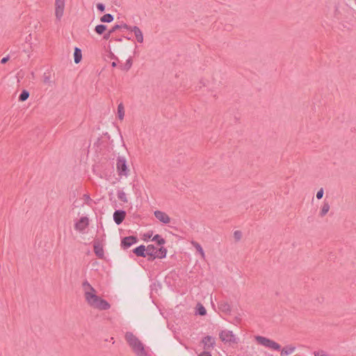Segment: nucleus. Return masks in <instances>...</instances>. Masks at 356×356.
I'll list each match as a JSON object with an SVG mask.
<instances>
[{"label":"nucleus","instance_id":"b1692460","mask_svg":"<svg viewBox=\"0 0 356 356\" xmlns=\"http://www.w3.org/2000/svg\"><path fill=\"white\" fill-rule=\"evenodd\" d=\"M29 97V92L26 90H23L19 97V100L21 102L26 101Z\"/></svg>","mask_w":356,"mask_h":356},{"label":"nucleus","instance_id":"c756f323","mask_svg":"<svg viewBox=\"0 0 356 356\" xmlns=\"http://www.w3.org/2000/svg\"><path fill=\"white\" fill-rule=\"evenodd\" d=\"M97 8L100 10L101 12H104L105 10V6L102 3H97Z\"/></svg>","mask_w":356,"mask_h":356},{"label":"nucleus","instance_id":"c85d7f7f","mask_svg":"<svg viewBox=\"0 0 356 356\" xmlns=\"http://www.w3.org/2000/svg\"><path fill=\"white\" fill-rule=\"evenodd\" d=\"M314 356H328L324 350H318L314 352Z\"/></svg>","mask_w":356,"mask_h":356},{"label":"nucleus","instance_id":"aec40b11","mask_svg":"<svg viewBox=\"0 0 356 356\" xmlns=\"http://www.w3.org/2000/svg\"><path fill=\"white\" fill-rule=\"evenodd\" d=\"M124 106L122 105V104H120L118 106V118H119V120H120L121 121L123 120L124 119Z\"/></svg>","mask_w":356,"mask_h":356},{"label":"nucleus","instance_id":"72a5a7b5","mask_svg":"<svg viewBox=\"0 0 356 356\" xmlns=\"http://www.w3.org/2000/svg\"><path fill=\"white\" fill-rule=\"evenodd\" d=\"M111 65H112L113 67H116V65H116V63L113 62V63H112V64H111Z\"/></svg>","mask_w":356,"mask_h":356},{"label":"nucleus","instance_id":"2f4dec72","mask_svg":"<svg viewBox=\"0 0 356 356\" xmlns=\"http://www.w3.org/2000/svg\"><path fill=\"white\" fill-rule=\"evenodd\" d=\"M6 61H7V58H2V60H1L2 63H5Z\"/></svg>","mask_w":356,"mask_h":356},{"label":"nucleus","instance_id":"393cba45","mask_svg":"<svg viewBox=\"0 0 356 356\" xmlns=\"http://www.w3.org/2000/svg\"><path fill=\"white\" fill-rule=\"evenodd\" d=\"M106 26L105 25H102V24L97 25L95 27V31L99 35L102 34L106 31Z\"/></svg>","mask_w":356,"mask_h":356},{"label":"nucleus","instance_id":"f8f14e48","mask_svg":"<svg viewBox=\"0 0 356 356\" xmlns=\"http://www.w3.org/2000/svg\"><path fill=\"white\" fill-rule=\"evenodd\" d=\"M126 212L122 210L115 211L113 213V220L117 225H120L124 220Z\"/></svg>","mask_w":356,"mask_h":356},{"label":"nucleus","instance_id":"cd10ccee","mask_svg":"<svg viewBox=\"0 0 356 356\" xmlns=\"http://www.w3.org/2000/svg\"><path fill=\"white\" fill-rule=\"evenodd\" d=\"M195 249H196V251L198 254H200V256L204 258V251H203V249L202 248V246H195Z\"/></svg>","mask_w":356,"mask_h":356},{"label":"nucleus","instance_id":"f257e3e1","mask_svg":"<svg viewBox=\"0 0 356 356\" xmlns=\"http://www.w3.org/2000/svg\"><path fill=\"white\" fill-rule=\"evenodd\" d=\"M82 288L84 291L85 300L90 307L99 310L110 309L111 305L97 295L96 290L87 280L82 283Z\"/></svg>","mask_w":356,"mask_h":356},{"label":"nucleus","instance_id":"f03ea898","mask_svg":"<svg viewBox=\"0 0 356 356\" xmlns=\"http://www.w3.org/2000/svg\"><path fill=\"white\" fill-rule=\"evenodd\" d=\"M133 252L139 257L149 256V260L165 257L167 250L163 246H137Z\"/></svg>","mask_w":356,"mask_h":356},{"label":"nucleus","instance_id":"9b49d317","mask_svg":"<svg viewBox=\"0 0 356 356\" xmlns=\"http://www.w3.org/2000/svg\"><path fill=\"white\" fill-rule=\"evenodd\" d=\"M201 343L203 344L204 351H209L214 348L216 339L211 336H207L202 339Z\"/></svg>","mask_w":356,"mask_h":356},{"label":"nucleus","instance_id":"ddd939ff","mask_svg":"<svg viewBox=\"0 0 356 356\" xmlns=\"http://www.w3.org/2000/svg\"><path fill=\"white\" fill-rule=\"evenodd\" d=\"M330 210V205L328 202H323L319 209L318 215L320 217H325Z\"/></svg>","mask_w":356,"mask_h":356},{"label":"nucleus","instance_id":"f3484780","mask_svg":"<svg viewBox=\"0 0 356 356\" xmlns=\"http://www.w3.org/2000/svg\"><path fill=\"white\" fill-rule=\"evenodd\" d=\"M232 237L234 240L235 243H238L241 241L243 238V234L242 231L239 229L234 230L232 233Z\"/></svg>","mask_w":356,"mask_h":356},{"label":"nucleus","instance_id":"6ab92c4d","mask_svg":"<svg viewBox=\"0 0 356 356\" xmlns=\"http://www.w3.org/2000/svg\"><path fill=\"white\" fill-rule=\"evenodd\" d=\"M95 254L100 259H103L104 256V251L103 246H93Z\"/></svg>","mask_w":356,"mask_h":356},{"label":"nucleus","instance_id":"20e7f679","mask_svg":"<svg viewBox=\"0 0 356 356\" xmlns=\"http://www.w3.org/2000/svg\"><path fill=\"white\" fill-rule=\"evenodd\" d=\"M125 339L136 355L148 356L143 343L132 332H127L125 334Z\"/></svg>","mask_w":356,"mask_h":356},{"label":"nucleus","instance_id":"7ed1b4c3","mask_svg":"<svg viewBox=\"0 0 356 356\" xmlns=\"http://www.w3.org/2000/svg\"><path fill=\"white\" fill-rule=\"evenodd\" d=\"M254 339L259 344L266 348L275 350H281V356H288L291 355L296 349V348L292 346H287L281 349V346L279 343L265 337L255 336Z\"/></svg>","mask_w":356,"mask_h":356},{"label":"nucleus","instance_id":"5701e85b","mask_svg":"<svg viewBox=\"0 0 356 356\" xmlns=\"http://www.w3.org/2000/svg\"><path fill=\"white\" fill-rule=\"evenodd\" d=\"M113 15H111V14H106L104 15H103L101 18H100V21L102 22H107V23H110L111 22H113Z\"/></svg>","mask_w":356,"mask_h":356},{"label":"nucleus","instance_id":"bb28decb","mask_svg":"<svg viewBox=\"0 0 356 356\" xmlns=\"http://www.w3.org/2000/svg\"><path fill=\"white\" fill-rule=\"evenodd\" d=\"M323 195H324V190L323 188H320L317 192H316V197L318 200H321V198H323Z\"/></svg>","mask_w":356,"mask_h":356},{"label":"nucleus","instance_id":"6e6552de","mask_svg":"<svg viewBox=\"0 0 356 356\" xmlns=\"http://www.w3.org/2000/svg\"><path fill=\"white\" fill-rule=\"evenodd\" d=\"M65 0H55L54 15L57 21H60L64 15Z\"/></svg>","mask_w":356,"mask_h":356},{"label":"nucleus","instance_id":"39448f33","mask_svg":"<svg viewBox=\"0 0 356 356\" xmlns=\"http://www.w3.org/2000/svg\"><path fill=\"white\" fill-rule=\"evenodd\" d=\"M116 168L120 177H127L129 175L130 170L125 158L120 157L118 159Z\"/></svg>","mask_w":356,"mask_h":356},{"label":"nucleus","instance_id":"473e14b6","mask_svg":"<svg viewBox=\"0 0 356 356\" xmlns=\"http://www.w3.org/2000/svg\"><path fill=\"white\" fill-rule=\"evenodd\" d=\"M110 33H111V32L108 34H107L106 35H105L104 38H106V39L108 38L110 36Z\"/></svg>","mask_w":356,"mask_h":356},{"label":"nucleus","instance_id":"1a4fd4ad","mask_svg":"<svg viewBox=\"0 0 356 356\" xmlns=\"http://www.w3.org/2000/svg\"><path fill=\"white\" fill-rule=\"evenodd\" d=\"M89 225L88 218L83 216L77 220L74 225V229L79 232H83Z\"/></svg>","mask_w":356,"mask_h":356},{"label":"nucleus","instance_id":"f704fd0d","mask_svg":"<svg viewBox=\"0 0 356 356\" xmlns=\"http://www.w3.org/2000/svg\"><path fill=\"white\" fill-rule=\"evenodd\" d=\"M120 26H116L114 29H118Z\"/></svg>","mask_w":356,"mask_h":356},{"label":"nucleus","instance_id":"a878e982","mask_svg":"<svg viewBox=\"0 0 356 356\" xmlns=\"http://www.w3.org/2000/svg\"><path fill=\"white\" fill-rule=\"evenodd\" d=\"M152 238V234H151L149 232L144 234L143 235V240L145 243L150 242Z\"/></svg>","mask_w":356,"mask_h":356},{"label":"nucleus","instance_id":"0eeeda50","mask_svg":"<svg viewBox=\"0 0 356 356\" xmlns=\"http://www.w3.org/2000/svg\"><path fill=\"white\" fill-rule=\"evenodd\" d=\"M120 27L133 33L135 36L136 40L138 43H143L144 42L143 33L138 26H128L127 24H122Z\"/></svg>","mask_w":356,"mask_h":356},{"label":"nucleus","instance_id":"412c9836","mask_svg":"<svg viewBox=\"0 0 356 356\" xmlns=\"http://www.w3.org/2000/svg\"><path fill=\"white\" fill-rule=\"evenodd\" d=\"M118 198L123 203L128 202V197L126 193L122 191H120L118 192Z\"/></svg>","mask_w":356,"mask_h":356},{"label":"nucleus","instance_id":"4be33fe9","mask_svg":"<svg viewBox=\"0 0 356 356\" xmlns=\"http://www.w3.org/2000/svg\"><path fill=\"white\" fill-rule=\"evenodd\" d=\"M196 313L200 316H204L207 314L206 309L201 303H197L196 306Z\"/></svg>","mask_w":356,"mask_h":356},{"label":"nucleus","instance_id":"dca6fc26","mask_svg":"<svg viewBox=\"0 0 356 356\" xmlns=\"http://www.w3.org/2000/svg\"><path fill=\"white\" fill-rule=\"evenodd\" d=\"M81 60H82L81 50L78 47H75L74 51V61L76 64H78L81 61Z\"/></svg>","mask_w":356,"mask_h":356},{"label":"nucleus","instance_id":"7c9ffc66","mask_svg":"<svg viewBox=\"0 0 356 356\" xmlns=\"http://www.w3.org/2000/svg\"><path fill=\"white\" fill-rule=\"evenodd\" d=\"M199 356H212L209 351H203Z\"/></svg>","mask_w":356,"mask_h":356},{"label":"nucleus","instance_id":"a211bd4d","mask_svg":"<svg viewBox=\"0 0 356 356\" xmlns=\"http://www.w3.org/2000/svg\"><path fill=\"white\" fill-rule=\"evenodd\" d=\"M150 242H154L159 245H161L165 243L166 241L161 235L156 234L154 236H152V238L151 239Z\"/></svg>","mask_w":356,"mask_h":356},{"label":"nucleus","instance_id":"2eb2a0df","mask_svg":"<svg viewBox=\"0 0 356 356\" xmlns=\"http://www.w3.org/2000/svg\"><path fill=\"white\" fill-rule=\"evenodd\" d=\"M136 243H138L137 238L134 236H130L124 237L122 240L121 245H133Z\"/></svg>","mask_w":356,"mask_h":356},{"label":"nucleus","instance_id":"4468645a","mask_svg":"<svg viewBox=\"0 0 356 356\" xmlns=\"http://www.w3.org/2000/svg\"><path fill=\"white\" fill-rule=\"evenodd\" d=\"M218 309L225 314H230L232 312L230 305L225 301H221L218 304Z\"/></svg>","mask_w":356,"mask_h":356},{"label":"nucleus","instance_id":"9d476101","mask_svg":"<svg viewBox=\"0 0 356 356\" xmlns=\"http://www.w3.org/2000/svg\"><path fill=\"white\" fill-rule=\"evenodd\" d=\"M154 215L155 218L163 224L168 225L172 221L170 216L164 211L156 210L154 212Z\"/></svg>","mask_w":356,"mask_h":356},{"label":"nucleus","instance_id":"423d86ee","mask_svg":"<svg viewBox=\"0 0 356 356\" xmlns=\"http://www.w3.org/2000/svg\"><path fill=\"white\" fill-rule=\"evenodd\" d=\"M219 337L220 340L225 343H238V338H237L234 334L232 331L230 330H222L219 334Z\"/></svg>","mask_w":356,"mask_h":356}]
</instances>
